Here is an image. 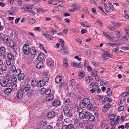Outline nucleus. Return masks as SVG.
I'll return each mask as SVG.
<instances>
[{"instance_id": "nucleus-30", "label": "nucleus", "mask_w": 129, "mask_h": 129, "mask_svg": "<svg viewBox=\"0 0 129 129\" xmlns=\"http://www.w3.org/2000/svg\"><path fill=\"white\" fill-rule=\"evenodd\" d=\"M61 53L63 55H65L67 53V50L66 48H63L60 50Z\"/></svg>"}, {"instance_id": "nucleus-20", "label": "nucleus", "mask_w": 129, "mask_h": 129, "mask_svg": "<svg viewBox=\"0 0 129 129\" xmlns=\"http://www.w3.org/2000/svg\"><path fill=\"white\" fill-rule=\"evenodd\" d=\"M54 99L53 96L51 94L47 95L46 98V100L47 101H52Z\"/></svg>"}, {"instance_id": "nucleus-33", "label": "nucleus", "mask_w": 129, "mask_h": 129, "mask_svg": "<svg viewBox=\"0 0 129 129\" xmlns=\"http://www.w3.org/2000/svg\"><path fill=\"white\" fill-rule=\"evenodd\" d=\"M88 119L91 121H93L95 119L94 116L93 115H91L89 117Z\"/></svg>"}, {"instance_id": "nucleus-41", "label": "nucleus", "mask_w": 129, "mask_h": 129, "mask_svg": "<svg viewBox=\"0 0 129 129\" xmlns=\"http://www.w3.org/2000/svg\"><path fill=\"white\" fill-rule=\"evenodd\" d=\"M107 28L111 31L115 30V29L113 26L110 25H109Z\"/></svg>"}, {"instance_id": "nucleus-10", "label": "nucleus", "mask_w": 129, "mask_h": 129, "mask_svg": "<svg viewBox=\"0 0 129 129\" xmlns=\"http://www.w3.org/2000/svg\"><path fill=\"white\" fill-rule=\"evenodd\" d=\"M7 59L9 60H13L14 59V55L11 53H9L7 55Z\"/></svg>"}, {"instance_id": "nucleus-40", "label": "nucleus", "mask_w": 129, "mask_h": 129, "mask_svg": "<svg viewBox=\"0 0 129 129\" xmlns=\"http://www.w3.org/2000/svg\"><path fill=\"white\" fill-rule=\"evenodd\" d=\"M86 106V104L83 101V100L82 102L79 103V106H81V107L85 108Z\"/></svg>"}, {"instance_id": "nucleus-26", "label": "nucleus", "mask_w": 129, "mask_h": 129, "mask_svg": "<svg viewBox=\"0 0 129 129\" xmlns=\"http://www.w3.org/2000/svg\"><path fill=\"white\" fill-rule=\"evenodd\" d=\"M43 66V63L42 62H40L38 63L36 65V68L38 69L42 68Z\"/></svg>"}, {"instance_id": "nucleus-13", "label": "nucleus", "mask_w": 129, "mask_h": 129, "mask_svg": "<svg viewBox=\"0 0 129 129\" xmlns=\"http://www.w3.org/2000/svg\"><path fill=\"white\" fill-rule=\"evenodd\" d=\"M45 56L43 52L40 53L38 55V60L41 61L44 58Z\"/></svg>"}, {"instance_id": "nucleus-64", "label": "nucleus", "mask_w": 129, "mask_h": 129, "mask_svg": "<svg viewBox=\"0 0 129 129\" xmlns=\"http://www.w3.org/2000/svg\"><path fill=\"white\" fill-rule=\"evenodd\" d=\"M96 22L98 23L102 27H103V23L101 22L99 20H98L96 21Z\"/></svg>"}, {"instance_id": "nucleus-52", "label": "nucleus", "mask_w": 129, "mask_h": 129, "mask_svg": "<svg viewBox=\"0 0 129 129\" xmlns=\"http://www.w3.org/2000/svg\"><path fill=\"white\" fill-rule=\"evenodd\" d=\"M45 93L47 95H50L51 94V90L49 88L47 89V90H46L45 91Z\"/></svg>"}, {"instance_id": "nucleus-6", "label": "nucleus", "mask_w": 129, "mask_h": 129, "mask_svg": "<svg viewBox=\"0 0 129 129\" xmlns=\"http://www.w3.org/2000/svg\"><path fill=\"white\" fill-rule=\"evenodd\" d=\"M45 84V83L43 80H39L37 83V87H42Z\"/></svg>"}, {"instance_id": "nucleus-43", "label": "nucleus", "mask_w": 129, "mask_h": 129, "mask_svg": "<svg viewBox=\"0 0 129 129\" xmlns=\"http://www.w3.org/2000/svg\"><path fill=\"white\" fill-rule=\"evenodd\" d=\"M29 22L31 24H33L36 22V20L33 18H30Z\"/></svg>"}, {"instance_id": "nucleus-36", "label": "nucleus", "mask_w": 129, "mask_h": 129, "mask_svg": "<svg viewBox=\"0 0 129 129\" xmlns=\"http://www.w3.org/2000/svg\"><path fill=\"white\" fill-rule=\"evenodd\" d=\"M79 118L81 119H84L85 117L84 114L82 113H79Z\"/></svg>"}, {"instance_id": "nucleus-2", "label": "nucleus", "mask_w": 129, "mask_h": 129, "mask_svg": "<svg viewBox=\"0 0 129 129\" xmlns=\"http://www.w3.org/2000/svg\"><path fill=\"white\" fill-rule=\"evenodd\" d=\"M29 47L28 44H27L23 46V51L25 54L27 55L29 54Z\"/></svg>"}, {"instance_id": "nucleus-49", "label": "nucleus", "mask_w": 129, "mask_h": 129, "mask_svg": "<svg viewBox=\"0 0 129 129\" xmlns=\"http://www.w3.org/2000/svg\"><path fill=\"white\" fill-rule=\"evenodd\" d=\"M125 33L127 34L128 36L129 35V26H127L125 29Z\"/></svg>"}, {"instance_id": "nucleus-42", "label": "nucleus", "mask_w": 129, "mask_h": 129, "mask_svg": "<svg viewBox=\"0 0 129 129\" xmlns=\"http://www.w3.org/2000/svg\"><path fill=\"white\" fill-rule=\"evenodd\" d=\"M87 108L88 109H92L93 108V105L91 104H89L87 106Z\"/></svg>"}, {"instance_id": "nucleus-56", "label": "nucleus", "mask_w": 129, "mask_h": 129, "mask_svg": "<svg viewBox=\"0 0 129 129\" xmlns=\"http://www.w3.org/2000/svg\"><path fill=\"white\" fill-rule=\"evenodd\" d=\"M116 37V38H119L120 36V32L119 31H116L115 33Z\"/></svg>"}, {"instance_id": "nucleus-22", "label": "nucleus", "mask_w": 129, "mask_h": 129, "mask_svg": "<svg viewBox=\"0 0 129 129\" xmlns=\"http://www.w3.org/2000/svg\"><path fill=\"white\" fill-rule=\"evenodd\" d=\"M11 82V83H16L17 82V78L15 76H13L11 77L10 80Z\"/></svg>"}, {"instance_id": "nucleus-16", "label": "nucleus", "mask_w": 129, "mask_h": 129, "mask_svg": "<svg viewBox=\"0 0 129 129\" xmlns=\"http://www.w3.org/2000/svg\"><path fill=\"white\" fill-rule=\"evenodd\" d=\"M18 78L19 80L21 81L22 80L24 77V75L23 73H21L18 75Z\"/></svg>"}, {"instance_id": "nucleus-11", "label": "nucleus", "mask_w": 129, "mask_h": 129, "mask_svg": "<svg viewBox=\"0 0 129 129\" xmlns=\"http://www.w3.org/2000/svg\"><path fill=\"white\" fill-rule=\"evenodd\" d=\"M12 91V89L10 88H7L5 89L3 91L4 94L6 95L9 94Z\"/></svg>"}, {"instance_id": "nucleus-23", "label": "nucleus", "mask_w": 129, "mask_h": 129, "mask_svg": "<svg viewBox=\"0 0 129 129\" xmlns=\"http://www.w3.org/2000/svg\"><path fill=\"white\" fill-rule=\"evenodd\" d=\"M21 73V71L20 69H18L16 70V69L13 72V75L15 76H16L18 75Z\"/></svg>"}, {"instance_id": "nucleus-3", "label": "nucleus", "mask_w": 129, "mask_h": 129, "mask_svg": "<svg viewBox=\"0 0 129 129\" xmlns=\"http://www.w3.org/2000/svg\"><path fill=\"white\" fill-rule=\"evenodd\" d=\"M24 90V89L23 88L20 89L18 90L17 95V97L18 99H20L22 98L23 96Z\"/></svg>"}, {"instance_id": "nucleus-39", "label": "nucleus", "mask_w": 129, "mask_h": 129, "mask_svg": "<svg viewBox=\"0 0 129 129\" xmlns=\"http://www.w3.org/2000/svg\"><path fill=\"white\" fill-rule=\"evenodd\" d=\"M0 53H6V49L5 47H3L0 48Z\"/></svg>"}, {"instance_id": "nucleus-8", "label": "nucleus", "mask_w": 129, "mask_h": 129, "mask_svg": "<svg viewBox=\"0 0 129 129\" xmlns=\"http://www.w3.org/2000/svg\"><path fill=\"white\" fill-rule=\"evenodd\" d=\"M28 92L27 95L29 97H31L35 93V90L32 88L30 90L28 91Z\"/></svg>"}, {"instance_id": "nucleus-5", "label": "nucleus", "mask_w": 129, "mask_h": 129, "mask_svg": "<svg viewBox=\"0 0 129 129\" xmlns=\"http://www.w3.org/2000/svg\"><path fill=\"white\" fill-rule=\"evenodd\" d=\"M62 80V77L60 75H58L55 79V81L57 83H59Z\"/></svg>"}, {"instance_id": "nucleus-45", "label": "nucleus", "mask_w": 129, "mask_h": 129, "mask_svg": "<svg viewBox=\"0 0 129 129\" xmlns=\"http://www.w3.org/2000/svg\"><path fill=\"white\" fill-rule=\"evenodd\" d=\"M63 116L62 114H61L58 117V120L61 121L63 120Z\"/></svg>"}, {"instance_id": "nucleus-18", "label": "nucleus", "mask_w": 129, "mask_h": 129, "mask_svg": "<svg viewBox=\"0 0 129 129\" xmlns=\"http://www.w3.org/2000/svg\"><path fill=\"white\" fill-rule=\"evenodd\" d=\"M63 111L64 114H67L69 113L70 110L68 107L65 106L63 109Z\"/></svg>"}, {"instance_id": "nucleus-19", "label": "nucleus", "mask_w": 129, "mask_h": 129, "mask_svg": "<svg viewBox=\"0 0 129 129\" xmlns=\"http://www.w3.org/2000/svg\"><path fill=\"white\" fill-rule=\"evenodd\" d=\"M98 74V72L95 69L93 70L91 73V75L93 77L96 76Z\"/></svg>"}, {"instance_id": "nucleus-47", "label": "nucleus", "mask_w": 129, "mask_h": 129, "mask_svg": "<svg viewBox=\"0 0 129 129\" xmlns=\"http://www.w3.org/2000/svg\"><path fill=\"white\" fill-rule=\"evenodd\" d=\"M15 66L14 65H12L10 67V70L13 72L16 69Z\"/></svg>"}, {"instance_id": "nucleus-44", "label": "nucleus", "mask_w": 129, "mask_h": 129, "mask_svg": "<svg viewBox=\"0 0 129 129\" xmlns=\"http://www.w3.org/2000/svg\"><path fill=\"white\" fill-rule=\"evenodd\" d=\"M43 80L45 83L48 81L49 78L48 77L45 76L43 78Z\"/></svg>"}, {"instance_id": "nucleus-46", "label": "nucleus", "mask_w": 129, "mask_h": 129, "mask_svg": "<svg viewBox=\"0 0 129 129\" xmlns=\"http://www.w3.org/2000/svg\"><path fill=\"white\" fill-rule=\"evenodd\" d=\"M92 63L96 67H98L99 66V63L97 61H92Z\"/></svg>"}, {"instance_id": "nucleus-61", "label": "nucleus", "mask_w": 129, "mask_h": 129, "mask_svg": "<svg viewBox=\"0 0 129 129\" xmlns=\"http://www.w3.org/2000/svg\"><path fill=\"white\" fill-rule=\"evenodd\" d=\"M88 78V79H86V81H87L88 80H89V83L92 80L93 78L91 76H88V77H87L86 78Z\"/></svg>"}, {"instance_id": "nucleus-58", "label": "nucleus", "mask_w": 129, "mask_h": 129, "mask_svg": "<svg viewBox=\"0 0 129 129\" xmlns=\"http://www.w3.org/2000/svg\"><path fill=\"white\" fill-rule=\"evenodd\" d=\"M98 1V0H93V1L90 0V2L91 4L93 5H96L97 4L96 2Z\"/></svg>"}, {"instance_id": "nucleus-31", "label": "nucleus", "mask_w": 129, "mask_h": 129, "mask_svg": "<svg viewBox=\"0 0 129 129\" xmlns=\"http://www.w3.org/2000/svg\"><path fill=\"white\" fill-rule=\"evenodd\" d=\"M83 101L84 102L86 105H88L90 103V100L88 98H84L83 100Z\"/></svg>"}, {"instance_id": "nucleus-60", "label": "nucleus", "mask_w": 129, "mask_h": 129, "mask_svg": "<svg viewBox=\"0 0 129 129\" xmlns=\"http://www.w3.org/2000/svg\"><path fill=\"white\" fill-rule=\"evenodd\" d=\"M38 82L35 81L34 82H31V85L33 87H35L37 86V83Z\"/></svg>"}, {"instance_id": "nucleus-54", "label": "nucleus", "mask_w": 129, "mask_h": 129, "mask_svg": "<svg viewBox=\"0 0 129 129\" xmlns=\"http://www.w3.org/2000/svg\"><path fill=\"white\" fill-rule=\"evenodd\" d=\"M54 64V62L53 61H50L48 62L47 63L48 65L49 66H52Z\"/></svg>"}, {"instance_id": "nucleus-12", "label": "nucleus", "mask_w": 129, "mask_h": 129, "mask_svg": "<svg viewBox=\"0 0 129 129\" xmlns=\"http://www.w3.org/2000/svg\"><path fill=\"white\" fill-rule=\"evenodd\" d=\"M30 52L32 55H35L36 53V50L35 48L33 47H31L29 51V54Z\"/></svg>"}, {"instance_id": "nucleus-57", "label": "nucleus", "mask_w": 129, "mask_h": 129, "mask_svg": "<svg viewBox=\"0 0 129 129\" xmlns=\"http://www.w3.org/2000/svg\"><path fill=\"white\" fill-rule=\"evenodd\" d=\"M119 48L118 47H116L115 48L113 49L112 51V52L113 53H116L117 52L118 50L119 49Z\"/></svg>"}, {"instance_id": "nucleus-9", "label": "nucleus", "mask_w": 129, "mask_h": 129, "mask_svg": "<svg viewBox=\"0 0 129 129\" xmlns=\"http://www.w3.org/2000/svg\"><path fill=\"white\" fill-rule=\"evenodd\" d=\"M61 102L58 100H55L52 103V105L54 106H58L61 105Z\"/></svg>"}, {"instance_id": "nucleus-38", "label": "nucleus", "mask_w": 129, "mask_h": 129, "mask_svg": "<svg viewBox=\"0 0 129 129\" xmlns=\"http://www.w3.org/2000/svg\"><path fill=\"white\" fill-rule=\"evenodd\" d=\"M1 69L4 71H6L7 69V68L5 64H3L2 65L1 67Z\"/></svg>"}, {"instance_id": "nucleus-59", "label": "nucleus", "mask_w": 129, "mask_h": 129, "mask_svg": "<svg viewBox=\"0 0 129 129\" xmlns=\"http://www.w3.org/2000/svg\"><path fill=\"white\" fill-rule=\"evenodd\" d=\"M85 53L88 57H90L91 56V52L90 51L87 50L86 51Z\"/></svg>"}, {"instance_id": "nucleus-21", "label": "nucleus", "mask_w": 129, "mask_h": 129, "mask_svg": "<svg viewBox=\"0 0 129 129\" xmlns=\"http://www.w3.org/2000/svg\"><path fill=\"white\" fill-rule=\"evenodd\" d=\"M79 77L80 79L83 78L85 76V74L84 72L81 71L79 72L78 73Z\"/></svg>"}, {"instance_id": "nucleus-17", "label": "nucleus", "mask_w": 129, "mask_h": 129, "mask_svg": "<svg viewBox=\"0 0 129 129\" xmlns=\"http://www.w3.org/2000/svg\"><path fill=\"white\" fill-rule=\"evenodd\" d=\"M81 24L83 27H88L91 25V24L87 22H83L81 23Z\"/></svg>"}, {"instance_id": "nucleus-37", "label": "nucleus", "mask_w": 129, "mask_h": 129, "mask_svg": "<svg viewBox=\"0 0 129 129\" xmlns=\"http://www.w3.org/2000/svg\"><path fill=\"white\" fill-rule=\"evenodd\" d=\"M83 107H81V106L78 107L77 108V111L78 113H82L83 111V110L82 109Z\"/></svg>"}, {"instance_id": "nucleus-50", "label": "nucleus", "mask_w": 129, "mask_h": 129, "mask_svg": "<svg viewBox=\"0 0 129 129\" xmlns=\"http://www.w3.org/2000/svg\"><path fill=\"white\" fill-rule=\"evenodd\" d=\"M43 35L47 39L49 40L50 37V36L49 35L45 34H43Z\"/></svg>"}, {"instance_id": "nucleus-14", "label": "nucleus", "mask_w": 129, "mask_h": 129, "mask_svg": "<svg viewBox=\"0 0 129 129\" xmlns=\"http://www.w3.org/2000/svg\"><path fill=\"white\" fill-rule=\"evenodd\" d=\"M63 61L64 67L66 68H68V67L69 64L67 59L63 58Z\"/></svg>"}, {"instance_id": "nucleus-63", "label": "nucleus", "mask_w": 129, "mask_h": 129, "mask_svg": "<svg viewBox=\"0 0 129 129\" xmlns=\"http://www.w3.org/2000/svg\"><path fill=\"white\" fill-rule=\"evenodd\" d=\"M64 85V83L63 82H62L59 85V88L61 89Z\"/></svg>"}, {"instance_id": "nucleus-62", "label": "nucleus", "mask_w": 129, "mask_h": 129, "mask_svg": "<svg viewBox=\"0 0 129 129\" xmlns=\"http://www.w3.org/2000/svg\"><path fill=\"white\" fill-rule=\"evenodd\" d=\"M106 107L104 106L102 108V110L104 112H106L108 111V109L107 108H106Z\"/></svg>"}, {"instance_id": "nucleus-7", "label": "nucleus", "mask_w": 129, "mask_h": 129, "mask_svg": "<svg viewBox=\"0 0 129 129\" xmlns=\"http://www.w3.org/2000/svg\"><path fill=\"white\" fill-rule=\"evenodd\" d=\"M10 37L8 35H5L4 36L3 41L4 42L7 43L10 40Z\"/></svg>"}, {"instance_id": "nucleus-4", "label": "nucleus", "mask_w": 129, "mask_h": 129, "mask_svg": "<svg viewBox=\"0 0 129 129\" xmlns=\"http://www.w3.org/2000/svg\"><path fill=\"white\" fill-rule=\"evenodd\" d=\"M56 115L55 112L53 111H50L47 113V116L49 118H51L54 117Z\"/></svg>"}, {"instance_id": "nucleus-28", "label": "nucleus", "mask_w": 129, "mask_h": 129, "mask_svg": "<svg viewBox=\"0 0 129 129\" xmlns=\"http://www.w3.org/2000/svg\"><path fill=\"white\" fill-rule=\"evenodd\" d=\"M72 66L73 67H76L78 68H80L81 67V66L79 65L78 63H74L73 62H72L71 63Z\"/></svg>"}, {"instance_id": "nucleus-24", "label": "nucleus", "mask_w": 129, "mask_h": 129, "mask_svg": "<svg viewBox=\"0 0 129 129\" xmlns=\"http://www.w3.org/2000/svg\"><path fill=\"white\" fill-rule=\"evenodd\" d=\"M102 55V56H105L106 57H112V55H110V54L108 53V52H104L103 53Z\"/></svg>"}, {"instance_id": "nucleus-29", "label": "nucleus", "mask_w": 129, "mask_h": 129, "mask_svg": "<svg viewBox=\"0 0 129 129\" xmlns=\"http://www.w3.org/2000/svg\"><path fill=\"white\" fill-rule=\"evenodd\" d=\"M119 123L118 122H117L116 120H112L110 122L111 125V126H113L114 125H116Z\"/></svg>"}, {"instance_id": "nucleus-51", "label": "nucleus", "mask_w": 129, "mask_h": 129, "mask_svg": "<svg viewBox=\"0 0 129 129\" xmlns=\"http://www.w3.org/2000/svg\"><path fill=\"white\" fill-rule=\"evenodd\" d=\"M122 63L121 62H119L118 63L117 65V66L120 69H122L123 68V67H122Z\"/></svg>"}, {"instance_id": "nucleus-32", "label": "nucleus", "mask_w": 129, "mask_h": 129, "mask_svg": "<svg viewBox=\"0 0 129 129\" xmlns=\"http://www.w3.org/2000/svg\"><path fill=\"white\" fill-rule=\"evenodd\" d=\"M30 88V85L27 84L24 86V89L26 91H28Z\"/></svg>"}, {"instance_id": "nucleus-35", "label": "nucleus", "mask_w": 129, "mask_h": 129, "mask_svg": "<svg viewBox=\"0 0 129 129\" xmlns=\"http://www.w3.org/2000/svg\"><path fill=\"white\" fill-rule=\"evenodd\" d=\"M107 89L108 90L107 93L108 94H107V95L108 96H110L112 95V91L110 88H108Z\"/></svg>"}, {"instance_id": "nucleus-25", "label": "nucleus", "mask_w": 129, "mask_h": 129, "mask_svg": "<svg viewBox=\"0 0 129 129\" xmlns=\"http://www.w3.org/2000/svg\"><path fill=\"white\" fill-rule=\"evenodd\" d=\"M6 53H0V59H5L6 58Z\"/></svg>"}, {"instance_id": "nucleus-34", "label": "nucleus", "mask_w": 129, "mask_h": 129, "mask_svg": "<svg viewBox=\"0 0 129 129\" xmlns=\"http://www.w3.org/2000/svg\"><path fill=\"white\" fill-rule=\"evenodd\" d=\"M85 116V118L86 119H88L89 117L90 116V113L88 112H85L84 114Z\"/></svg>"}, {"instance_id": "nucleus-55", "label": "nucleus", "mask_w": 129, "mask_h": 129, "mask_svg": "<svg viewBox=\"0 0 129 129\" xmlns=\"http://www.w3.org/2000/svg\"><path fill=\"white\" fill-rule=\"evenodd\" d=\"M111 105L110 103H107L106 105H105L104 106L107 108L108 109H109V108L111 107Z\"/></svg>"}, {"instance_id": "nucleus-27", "label": "nucleus", "mask_w": 129, "mask_h": 129, "mask_svg": "<svg viewBox=\"0 0 129 129\" xmlns=\"http://www.w3.org/2000/svg\"><path fill=\"white\" fill-rule=\"evenodd\" d=\"M9 45L10 47L12 48H13L14 47L15 44L13 41L11 40L10 41L9 43Z\"/></svg>"}, {"instance_id": "nucleus-48", "label": "nucleus", "mask_w": 129, "mask_h": 129, "mask_svg": "<svg viewBox=\"0 0 129 129\" xmlns=\"http://www.w3.org/2000/svg\"><path fill=\"white\" fill-rule=\"evenodd\" d=\"M11 9L13 10V11L15 12H16L18 10V8L17 7L12 6L11 8Z\"/></svg>"}, {"instance_id": "nucleus-1", "label": "nucleus", "mask_w": 129, "mask_h": 129, "mask_svg": "<svg viewBox=\"0 0 129 129\" xmlns=\"http://www.w3.org/2000/svg\"><path fill=\"white\" fill-rule=\"evenodd\" d=\"M1 82L2 86L3 87L10 86L12 84L9 78L6 77V78L3 79Z\"/></svg>"}, {"instance_id": "nucleus-53", "label": "nucleus", "mask_w": 129, "mask_h": 129, "mask_svg": "<svg viewBox=\"0 0 129 129\" xmlns=\"http://www.w3.org/2000/svg\"><path fill=\"white\" fill-rule=\"evenodd\" d=\"M9 60L7 59L6 62V64L8 66H10L11 65V60Z\"/></svg>"}, {"instance_id": "nucleus-15", "label": "nucleus", "mask_w": 129, "mask_h": 129, "mask_svg": "<svg viewBox=\"0 0 129 129\" xmlns=\"http://www.w3.org/2000/svg\"><path fill=\"white\" fill-rule=\"evenodd\" d=\"M68 129H79L78 127L76 126H74L73 124H69L68 125Z\"/></svg>"}]
</instances>
